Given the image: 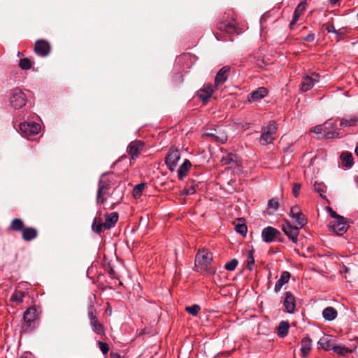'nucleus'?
I'll list each match as a JSON object with an SVG mask.
<instances>
[{
    "label": "nucleus",
    "instance_id": "nucleus-30",
    "mask_svg": "<svg viewBox=\"0 0 358 358\" xmlns=\"http://www.w3.org/2000/svg\"><path fill=\"white\" fill-rule=\"evenodd\" d=\"M191 166L192 164L188 159H185L184 162L180 166L178 170V177L180 180H182L184 179Z\"/></svg>",
    "mask_w": 358,
    "mask_h": 358
},
{
    "label": "nucleus",
    "instance_id": "nucleus-47",
    "mask_svg": "<svg viewBox=\"0 0 358 358\" xmlns=\"http://www.w3.org/2000/svg\"><path fill=\"white\" fill-rule=\"evenodd\" d=\"M200 310L201 307L197 304H194L191 306H187L185 308V311L193 316L197 315Z\"/></svg>",
    "mask_w": 358,
    "mask_h": 358
},
{
    "label": "nucleus",
    "instance_id": "nucleus-41",
    "mask_svg": "<svg viewBox=\"0 0 358 358\" xmlns=\"http://www.w3.org/2000/svg\"><path fill=\"white\" fill-rule=\"evenodd\" d=\"M315 190L320 194V196L322 199H326L325 192L327 187L323 182H315L314 184Z\"/></svg>",
    "mask_w": 358,
    "mask_h": 358
},
{
    "label": "nucleus",
    "instance_id": "nucleus-43",
    "mask_svg": "<svg viewBox=\"0 0 358 358\" xmlns=\"http://www.w3.org/2000/svg\"><path fill=\"white\" fill-rule=\"evenodd\" d=\"M333 351L335 353H336L339 355H342V356H344V355L351 352V350L350 348H348L345 346L337 345L336 344L334 345Z\"/></svg>",
    "mask_w": 358,
    "mask_h": 358
},
{
    "label": "nucleus",
    "instance_id": "nucleus-9",
    "mask_svg": "<svg viewBox=\"0 0 358 358\" xmlns=\"http://www.w3.org/2000/svg\"><path fill=\"white\" fill-rule=\"evenodd\" d=\"M289 216L300 228L303 227L308 222L306 216L302 213L300 207L297 205L291 208Z\"/></svg>",
    "mask_w": 358,
    "mask_h": 358
},
{
    "label": "nucleus",
    "instance_id": "nucleus-34",
    "mask_svg": "<svg viewBox=\"0 0 358 358\" xmlns=\"http://www.w3.org/2000/svg\"><path fill=\"white\" fill-rule=\"evenodd\" d=\"M217 27L219 30L224 31L227 34H234L237 31V27L236 25L231 23L221 22L217 24Z\"/></svg>",
    "mask_w": 358,
    "mask_h": 358
},
{
    "label": "nucleus",
    "instance_id": "nucleus-59",
    "mask_svg": "<svg viewBox=\"0 0 358 358\" xmlns=\"http://www.w3.org/2000/svg\"><path fill=\"white\" fill-rule=\"evenodd\" d=\"M110 358H122L120 354L114 352H110Z\"/></svg>",
    "mask_w": 358,
    "mask_h": 358
},
{
    "label": "nucleus",
    "instance_id": "nucleus-28",
    "mask_svg": "<svg viewBox=\"0 0 358 358\" xmlns=\"http://www.w3.org/2000/svg\"><path fill=\"white\" fill-rule=\"evenodd\" d=\"M110 195L111 194L107 189L98 187L96 198V203L103 205Z\"/></svg>",
    "mask_w": 358,
    "mask_h": 358
},
{
    "label": "nucleus",
    "instance_id": "nucleus-37",
    "mask_svg": "<svg viewBox=\"0 0 358 358\" xmlns=\"http://www.w3.org/2000/svg\"><path fill=\"white\" fill-rule=\"evenodd\" d=\"M255 249L252 247L248 250L247 261H246V268L249 271H252L255 266V257H254Z\"/></svg>",
    "mask_w": 358,
    "mask_h": 358
},
{
    "label": "nucleus",
    "instance_id": "nucleus-58",
    "mask_svg": "<svg viewBox=\"0 0 358 358\" xmlns=\"http://www.w3.org/2000/svg\"><path fill=\"white\" fill-rule=\"evenodd\" d=\"M323 128L322 125H317L310 130V131L314 132L315 134H321Z\"/></svg>",
    "mask_w": 358,
    "mask_h": 358
},
{
    "label": "nucleus",
    "instance_id": "nucleus-4",
    "mask_svg": "<svg viewBox=\"0 0 358 358\" xmlns=\"http://www.w3.org/2000/svg\"><path fill=\"white\" fill-rule=\"evenodd\" d=\"M20 129L23 136L31 139L41 131V125L34 122H24L20 124Z\"/></svg>",
    "mask_w": 358,
    "mask_h": 358
},
{
    "label": "nucleus",
    "instance_id": "nucleus-5",
    "mask_svg": "<svg viewBox=\"0 0 358 358\" xmlns=\"http://www.w3.org/2000/svg\"><path fill=\"white\" fill-rule=\"evenodd\" d=\"M262 238L265 243H271L273 241L283 242V238L281 232L273 227H266L262 231Z\"/></svg>",
    "mask_w": 358,
    "mask_h": 358
},
{
    "label": "nucleus",
    "instance_id": "nucleus-56",
    "mask_svg": "<svg viewBox=\"0 0 358 358\" xmlns=\"http://www.w3.org/2000/svg\"><path fill=\"white\" fill-rule=\"evenodd\" d=\"M325 29L327 30V31L328 33H334L336 34V31L338 29H336L334 25L333 24H328L327 26H326V28Z\"/></svg>",
    "mask_w": 358,
    "mask_h": 358
},
{
    "label": "nucleus",
    "instance_id": "nucleus-19",
    "mask_svg": "<svg viewBox=\"0 0 358 358\" xmlns=\"http://www.w3.org/2000/svg\"><path fill=\"white\" fill-rule=\"evenodd\" d=\"M268 94V90L264 87H259L248 95V101L250 103L257 101L264 98Z\"/></svg>",
    "mask_w": 358,
    "mask_h": 358
},
{
    "label": "nucleus",
    "instance_id": "nucleus-24",
    "mask_svg": "<svg viewBox=\"0 0 358 358\" xmlns=\"http://www.w3.org/2000/svg\"><path fill=\"white\" fill-rule=\"evenodd\" d=\"M21 234L24 241H31L37 237L38 231L34 227H25Z\"/></svg>",
    "mask_w": 358,
    "mask_h": 358
},
{
    "label": "nucleus",
    "instance_id": "nucleus-45",
    "mask_svg": "<svg viewBox=\"0 0 358 358\" xmlns=\"http://www.w3.org/2000/svg\"><path fill=\"white\" fill-rule=\"evenodd\" d=\"M33 62L28 58L20 59L18 66L22 70H29L31 68Z\"/></svg>",
    "mask_w": 358,
    "mask_h": 358
},
{
    "label": "nucleus",
    "instance_id": "nucleus-17",
    "mask_svg": "<svg viewBox=\"0 0 358 358\" xmlns=\"http://www.w3.org/2000/svg\"><path fill=\"white\" fill-rule=\"evenodd\" d=\"M283 306L285 311L289 314H293L296 310V298L289 291L284 294Z\"/></svg>",
    "mask_w": 358,
    "mask_h": 358
},
{
    "label": "nucleus",
    "instance_id": "nucleus-54",
    "mask_svg": "<svg viewBox=\"0 0 358 358\" xmlns=\"http://www.w3.org/2000/svg\"><path fill=\"white\" fill-rule=\"evenodd\" d=\"M339 134L336 131H327L325 133L324 138L325 139H331L334 138H339Z\"/></svg>",
    "mask_w": 358,
    "mask_h": 358
},
{
    "label": "nucleus",
    "instance_id": "nucleus-7",
    "mask_svg": "<svg viewBox=\"0 0 358 358\" xmlns=\"http://www.w3.org/2000/svg\"><path fill=\"white\" fill-rule=\"evenodd\" d=\"M180 158L179 150L175 146H171L165 157V164L171 171H174Z\"/></svg>",
    "mask_w": 358,
    "mask_h": 358
},
{
    "label": "nucleus",
    "instance_id": "nucleus-62",
    "mask_svg": "<svg viewBox=\"0 0 358 358\" xmlns=\"http://www.w3.org/2000/svg\"><path fill=\"white\" fill-rule=\"evenodd\" d=\"M355 154L358 156V145L355 148Z\"/></svg>",
    "mask_w": 358,
    "mask_h": 358
},
{
    "label": "nucleus",
    "instance_id": "nucleus-20",
    "mask_svg": "<svg viewBox=\"0 0 358 358\" xmlns=\"http://www.w3.org/2000/svg\"><path fill=\"white\" fill-rule=\"evenodd\" d=\"M334 341L329 336H324L317 342V348L325 351L333 350L335 345Z\"/></svg>",
    "mask_w": 358,
    "mask_h": 358
},
{
    "label": "nucleus",
    "instance_id": "nucleus-8",
    "mask_svg": "<svg viewBox=\"0 0 358 358\" xmlns=\"http://www.w3.org/2000/svg\"><path fill=\"white\" fill-rule=\"evenodd\" d=\"M145 142L141 140L131 141L127 148V152L132 159H137L143 150Z\"/></svg>",
    "mask_w": 358,
    "mask_h": 358
},
{
    "label": "nucleus",
    "instance_id": "nucleus-11",
    "mask_svg": "<svg viewBox=\"0 0 358 358\" xmlns=\"http://www.w3.org/2000/svg\"><path fill=\"white\" fill-rule=\"evenodd\" d=\"M114 185L115 178L113 172H106L101 174L98 182V187L110 192Z\"/></svg>",
    "mask_w": 358,
    "mask_h": 358
},
{
    "label": "nucleus",
    "instance_id": "nucleus-49",
    "mask_svg": "<svg viewBox=\"0 0 358 358\" xmlns=\"http://www.w3.org/2000/svg\"><path fill=\"white\" fill-rule=\"evenodd\" d=\"M280 206L279 201L278 198H272L268 202V209H272L273 211H275L278 209Z\"/></svg>",
    "mask_w": 358,
    "mask_h": 358
},
{
    "label": "nucleus",
    "instance_id": "nucleus-6",
    "mask_svg": "<svg viewBox=\"0 0 358 358\" xmlns=\"http://www.w3.org/2000/svg\"><path fill=\"white\" fill-rule=\"evenodd\" d=\"M10 103L15 109L21 108L27 103V96L20 89L15 88L10 97Z\"/></svg>",
    "mask_w": 358,
    "mask_h": 358
},
{
    "label": "nucleus",
    "instance_id": "nucleus-36",
    "mask_svg": "<svg viewBox=\"0 0 358 358\" xmlns=\"http://www.w3.org/2000/svg\"><path fill=\"white\" fill-rule=\"evenodd\" d=\"M92 230L98 234H100L103 230H105L104 223L102 222V219L100 217H94L92 224Z\"/></svg>",
    "mask_w": 358,
    "mask_h": 358
},
{
    "label": "nucleus",
    "instance_id": "nucleus-39",
    "mask_svg": "<svg viewBox=\"0 0 358 358\" xmlns=\"http://www.w3.org/2000/svg\"><path fill=\"white\" fill-rule=\"evenodd\" d=\"M352 29L345 27L338 29L336 31V42H339L345 38V37L351 32Z\"/></svg>",
    "mask_w": 358,
    "mask_h": 358
},
{
    "label": "nucleus",
    "instance_id": "nucleus-25",
    "mask_svg": "<svg viewBox=\"0 0 358 358\" xmlns=\"http://www.w3.org/2000/svg\"><path fill=\"white\" fill-rule=\"evenodd\" d=\"M312 340L309 336H306L301 341V352L303 357H306L310 352L312 349Z\"/></svg>",
    "mask_w": 358,
    "mask_h": 358
},
{
    "label": "nucleus",
    "instance_id": "nucleus-35",
    "mask_svg": "<svg viewBox=\"0 0 358 358\" xmlns=\"http://www.w3.org/2000/svg\"><path fill=\"white\" fill-rule=\"evenodd\" d=\"M343 165L347 168H351L354 164L353 157L351 152H343L340 157Z\"/></svg>",
    "mask_w": 358,
    "mask_h": 358
},
{
    "label": "nucleus",
    "instance_id": "nucleus-63",
    "mask_svg": "<svg viewBox=\"0 0 358 358\" xmlns=\"http://www.w3.org/2000/svg\"><path fill=\"white\" fill-rule=\"evenodd\" d=\"M238 220H239V221H241V220H242V221H243V222H244V221H245V219L242 218V219H239Z\"/></svg>",
    "mask_w": 358,
    "mask_h": 358
},
{
    "label": "nucleus",
    "instance_id": "nucleus-3",
    "mask_svg": "<svg viewBox=\"0 0 358 358\" xmlns=\"http://www.w3.org/2000/svg\"><path fill=\"white\" fill-rule=\"evenodd\" d=\"M278 130V124L275 121L271 120L262 129V135L259 142L262 145L272 143L275 139V135Z\"/></svg>",
    "mask_w": 358,
    "mask_h": 358
},
{
    "label": "nucleus",
    "instance_id": "nucleus-13",
    "mask_svg": "<svg viewBox=\"0 0 358 358\" xmlns=\"http://www.w3.org/2000/svg\"><path fill=\"white\" fill-rule=\"evenodd\" d=\"M300 229L299 227L292 225L289 221H286L285 224L282 225V227L285 234H286L294 243L298 242V236Z\"/></svg>",
    "mask_w": 358,
    "mask_h": 358
},
{
    "label": "nucleus",
    "instance_id": "nucleus-26",
    "mask_svg": "<svg viewBox=\"0 0 358 358\" xmlns=\"http://www.w3.org/2000/svg\"><path fill=\"white\" fill-rule=\"evenodd\" d=\"M291 274L289 271H284L281 273L280 279L276 282L274 287L275 292L278 293L282 287L287 283L290 279Z\"/></svg>",
    "mask_w": 358,
    "mask_h": 358
},
{
    "label": "nucleus",
    "instance_id": "nucleus-44",
    "mask_svg": "<svg viewBox=\"0 0 358 358\" xmlns=\"http://www.w3.org/2000/svg\"><path fill=\"white\" fill-rule=\"evenodd\" d=\"M103 268L104 271L110 275V278L113 279H119V276L117 275L110 262L105 263L103 264Z\"/></svg>",
    "mask_w": 358,
    "mask_h": 358
},
{
    "label": "nucleus",
    "instance_id": "nucleus-29",
    "mask_svg": "<svg viewBox=\"0 0 358 358\" xmlns=\"http://www.w3.org/2000/svg\"><path fill=\"white\" fill-rule=\"evenodd\" d=\"M290 325L288 321H281L276 328L277 334L280 338H285L288 335Z\"/></svg>",
    "mask_w": 358,
    "mask_h": 358
},
{
    "label": "nucleus",
    "instance_id": "nucleus-10",
    "mask_svg": "<svg viewBox=\"0 0 358 358\" xmlns=\"http://www.w3.org/2000/svg\"><path fill=\"white\" fill-rule=\"evenodd\" d=\"M328 227L330 231L338 236H342L348 231L350 226L347 219L344 217L343 220H336L334 222H331Z\"/></svg>",
    "mask_w": 358,
    "mask_h": 358
},
{
    "label": "nucleus",
    "instance_id": "nucleus-33",
    "mask_svg": "<svg viewBox=\"0 0 358 358\" xmlns=\"http://www.w3.org/2000/svg\"><path fill=\"white\" fill-rule=\"evenodd\" d=\"M358 123V117L355 115L348 116L340 119V126L341 127H354Z\"/></svg>",
    "mask_w": 358,
    "mask_h": 358
},
{
    "label": "nucleus",
    "instance_id": "nucleus-16",
    "mask_svg": "<svg viewBox=\"0 0 358 358\" xmlns=\"http://www.w3.org/2000/svg\"><path fill=\"white\" fill-rule=\"evenodd\" d=\"M231 71L229 66H224L217 73L215 78V88H218L222 85L228 79Z\"/></svg>",
    "mask_w": 358,
    "mask_h": 358
},
{
    "label": "nucleus",
    "instance_id": "nucleus-46",
    "mask_svg": "<svg viewBox=\"0 0 358 358\" xmlns=\"http://www.w3.org/2000/svg\"><path fill=\"white\" fill-rule=\"evenodd\" d=\"M145 187V184L142 182L136 185L133 189L134 196L137 198L140 197Z\"/></svg>",
    "mask_w": 358,
    "mask_h": 358
},
{
    "label": "nucleus",
    "instance_id": "nucleus-2",
    "mask_svg": "<svg viewBox=\"0 0 358 358\" xmlns=\"http://www.w3.org/2000/svg\"><path fill=\"white\" fill-rule=\"evenodd\" d=\"M96 315V310L94 304L91 302L87 308V315L90 320V325L92 331L102 338L106 336V328L103 324L99 321Z\"/></svg>",
    "mask_w": 358,
    "mask_h": 358
},
{
    "label": "nucleus",
    "instance_id": "nucleus-53",
    "mask_svg": "<svg viewBox=\"0 0 358 358\" xmlns=\"http://www.w3.org/2000/svg\"><path fill=\"white\" fill-rule=\"evenodd\" d=\"M327 209H328L329 215L331 217H333L336 220H344V217L341 216L338 214H337L336 212H335L331 207H328Z\"/></svg>",
    "mask_w": 358,
    "mask_h": 358
},
{
    "label": "nucleus",
    "instance_id": "nucleus-23",
    "mask_svg": "<svg viewBox=\"0 0 358 358\" xmlns=\"http://www.w3.org/2000/svg\"><path fill=\"white\" fill-rule=\"evenodd\" d=\"M118 213L117 212H113L110 213L105 214V222L104 227L106 229H110L113 227L117 222L118 221Z\"/></svg>",
    "mask_w": 358,
    "mask_h": 358
},
{
    "label": "nucleus",
    "instance_id": "nucleus-60",
    "mask_svg": "<svg viewBox=\"0 0 358 358\" xmlns=\"http://www.w3.org/2000/svg\"><path fill=\"white\" fill-rule=\"evenodd\" d=\"M145 334H146L145 329H141V330L139 331V333H138V336H141L144 335Z\"/></svg>",
    "mask_w": 358,
    "mask_h": 358
},
{
    "label": "nucleus",
    "instance_id": "nucleus-61",
    "mask_svg": "<svg viewBox=\"0 0 358 358\" xmlns=\"http://www.w3.org/2000/svg\"><path fill=\"white\" fill-rule=\"evenodd\" d=\"M329 1L332 5H335L336 3L339 1V0H329Z\"/></svg>",
    "mask_w": 358,
    "mask_h": 358
},
{
    "label": "nucleus",
    "instance_id": "nucleus-21",
    "mask_svg": "<svg viewBox=\"0 0 358 358\" xmlns=\"http://www.w3.org/2000/svg\"><path fill=\"white\" fill-rule=\"evenodd\" d=\"M41 311L39 307H36L35 305L28 308L23 314V319H30L38 322Z\"/></svg>",
    "mask_w": 358,
    "mask_h": 358
},
{
    "label": "nucleus",
    "instance_id": "nucleus-38",
    "mask_svg": "<svg viewBox=\"0 0 358 358\" xmlns=\"http://www.w3.org/2000/svg\"><path fill=\"white\" fill-rule=\"evenodd\" d=\"M238 156L236 154L229 152L226 156L222 157L221 162L224 165H229L231 163L237 164Z\"/></svg>",
    "mask_w": 358,
    "mask_h": 358
},
{
    "label": "nucleus",
    "instance_id": "nucleus-52",
    "mask_svg": "<svg viewBox=\"0 0 358 358\" xmlns=\"http://www.w3.org/2000/svg\"><path fill=\"white\" fill-rule=\"evenodd\" d=\"M301 185L299 182H295L292 187V194L295 198H297L299 194V191L301 189Z\"/></svg>",
    "mask_w": 358,
    "mask_h": 358
},
{
    "label": "nucleus",
    "instance_id": "nucleus-31",
    "mask_svg": "<svg viewBox=\"0 0 358 358\" xmlns=\"http://www.w3.org/2000/svg\"><path fill=\"white\" fill-rule=\"evenodd\" d=\"M322 316L325 320L332 321L337 317L338 312L334 307L328 306L323 310Z\"/></svg>",
    "mask_w": 358,
    "mask_h": 358
},
{
    "label": "nucleus",
    "instance_id": "nucleus-12",
    "mask_svg": "<svg viewBox=\"0 0 358 358\" xmlns=\"http://www.w3.org/2000/svg\"><path fill=\"white\" fill-rule=\"evenodd\" d=\"M34 50L36 55L44 57L50 54L51 46L46 40L40 39L35 42Z\"/></svg>",
    "mask_w": 358,
    "mask_h": 358
},
{
    "label": "nucleus",
    "instance_id": "nucleus-32",
    "mask_svg": "<svg viewBox=\"0 0 358 358\" xmlns=\"http://www.w3.org/2000/svg\"><path fill=\"white\" fill-rule=\"evenodd\" d=\"M24 227V222L21 219L15 218L11 221L8 230L10 231L22 232Z\"/></svg>",
    "mask_w": 358,
    "mask_h": 358
},
{
    "label": "nucleus",
    "instance_id": "nucleus-55",
    "mask_svg": "<svg viewBox=\"0 0 358 358\" xmlns=\"http://www.w3.org/2000/svg\"><path fill=\"white\" fill-rule=\"evenodd\" d=\"M302 40L311 43L315 40V34L313 33H309L306 36L303 37Z\"/></svg>",
    "mask_w": 358,
    "mask_h": 358
},
{
    "label": "nucleus",
    "instance_id": "nucleus-14",
    "mask_svg": "<svg viewBox=\"0 0 358 358\" xmlns=\"http://www.w3.org/2000/svg\"><path fill=\"white\" fill-rule=\"evenodd\" d=\"M320 75L317 73H313L311 76H306L303 78L301 84V90L307 92L312 89L315 83L319 82Z\"/></svg>",
    "mask_w": 358,
    "mask_h": 358
},
{
    "label": "nucleus",
    "instance_id": "nucleus-57",
    "mask_svg": "<svg viewBox=\"0 0 358 358\" xmlns=\"http://www.w3.org/2000/svg\"><path fill=\"white\" fill-rule=\"evenodd\" d=\"M324 125L327 129L336 127V124H335V122H332L331 119H329L327 121H326V122L324 123Z\"/></svg>",
    "mask_w": 358,
    "mask_h": 358
},
{
    "label": "nucleus",
    "instance_id": "nucleus-15",
    "mask_svg": "<svg viewBox=\"0 0 358 358\" xmlns=\"http://www.w3.org/2000/svg\"><path fill=\"white\" fill-rule=\"evenodd\" d=\"M215 86L211 83L205 84L202 88L196 92V96L202 101L203 104H206L209 98L215 92Z\"/></svg>",
    "mask_w": 358,
    "mask_h": 358
},
{
    "label": "nucleus",
    "instance_id": "nucleus-42",
    "mask_svg": "<svg viewBox=\"0 0 358 358\" xmlns=\"http://www.w3.org/2000/svg\"><path fill=\"white\" fill-rule=\"evenodd\" d=\"M198 185L194 184V182H187L186 186L183 189V194L185 195H192L194 194L196 191V187Z\"/></svg>",
    "mask_w": 358,
    "mask_h": 358
},
{
    "label": "nucleus",
    "instance_id": "nucleus-48",
    "mask_svg": "<svg viewBox=\"0 0 358 358\" xmlns=\"http://www.w3.org/2000/svg\"><path fill=\"white\" fill-rule=\"evenodd\" d=\"M235 230L237 233L245 236L248 232V227L245 223H238L235 226Z\"/></svg>",
    "mask_w": 358,
    "mask_h": 358
},
{
    "label": "nucleus",
    "instance_id": "nucleus-50",
    "mask_svg": "<svg viewBox=\"0 0 358 358\" xmlns=\"http://www.w3.org/2000/svg\"><path fill=\"white\" fill-rule=\"evenodd\" d=\"M238 264V262L236 259H233L230 262H227L224 268L227 271H234Z\"/></svg>",
    "mask_w": 358,
    "mask_h": 358
},
{
    "label": "nucleus",
    "instance_id": "nucleus-51",
    "mask_svg": "<svg viewBox=\"0 0 358 358\" xmlns=\"http://www.w3.org/2000/svg\"><path fill=\"white\" fill-rule=\"evenodd\" d=\"M97 344L103 355H106L108 352L110 348L108 343L99 341H97Z\"/></svg>",
    "mask_w": 358,
    "mask_h": 358
},
{
    "label": "nucleus",
    "instance_id": "nucleus-18",
    "mask_svg": "<svg viewBox=\"0 0 358 358\" xmlns=\"http://www.w3.org/2000/svg\"><path fill=\"white\" fill-rule=\"evenodd\" d=\"M203 136L210 138L213 141L225 143L227 141V136L224 132H217L216 129H207V131L203 134Z\"/></svg>",
    "mask_w": 358,
    "mask_h": 358
},
{
    "label": "nucleus",
    "instance_id": "nucleus-40",
    "mask_svg": "<svg viewBox=\"0 0 358 358\" xmlns=\"http://www.w3.org/2000/svg\"><path fill=\"white\" fill-rule=\"evenodd\" d=\"M24 295L25 294L23 291L15 289L10 297V300L17 303H20L23 301Z\"/></svg>",
    "mask_w": 358,
    "mask_h": 358
},
{
    "label": "nucleus",
    "instance_id": "nucleus-22",
    "mask_svg": "<svg viewBox=\"0 0 358 358\" xmlns=\"http://www.w3.org/2000/svg\"><path fill=\"white\" fill-rule=\"evenodd\" d=\"M306 1L303 0V1L300 2L296 8H295L294 13H293V17L292 20L289 24L290 29H293L294 25L296 24V22L298 21L299 17L303 14V13L306 10Z\"/></svg>",
    "mask_w": 358,
    "mask_h": 358
},
{
    "label": "nucleus",
    "instance_id": "nucleus-1",
    "mask_svg": "<svg viewBox=\"0 0 358 358\" xmlns=\"http://www.w3.org/2000/svg\"><path fill=\"white\" fill-rule=\"evenodd\" d=\"M213 259V253L208 249H199L195 255L194 271L200 273H206L214 275L216 268L212 265Z\"/></svg>",
    "mask_w": 358,
    "mask_h": 358
},
{
    "label": "nucleus",
    "instance_id": "nucleus-27",
    "mask_svg": "<svg viewBox=\"0 0 358 358\" xmlns=\"http://www.w3.org/2000/svg\"><path fill=\"white\" fill-rule=\"evenodd\" d=\"M24 323L21 327V334L31 333L38 326V322L30 320V319H23Z\"/></svg>",
    "mask_w": 358,
    "mask_h": 358
}]
</instances>
